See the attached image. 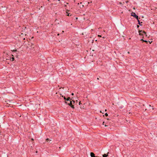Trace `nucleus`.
Segmentation results:
<instances>
[{
  "label": "nucleus",
  "instance_id": "dca6fc26",
  "mask_svg": "<svg viewBox=\"0 0 157 157\" xmlns=\"http://www.w3.org/2000/svg\"><path fill=\"white\" fill-rule=\"evenodd\" d=\"M66 99H67V98H66L65 97H64V100L66 101Z\"/></svg>",
  "mask_w": 157,
  "mask_h": 157
},
{
  "label": "nucleus",
  "instance_id": "a878e982",
  "mask_svg": "<svg viewBox=\"0 0 157 157\" xmlns=\"http://www.w3.org/2000/svg\"><path fill=\"white\" fill-rule=\"evenodd\" d=\"M64 96H62V97H63V98H64Z\"/></svg>",
  "mask_w": 157,
  "mask_h": 157
},
{
  "label": "nucleus",
  "instance_id": "cd10ccee",
  "mask_svg": "<svg viewBox=\"0 0 157 157\" xmlns=\"http://www.w3.org/2000/svg\"><path fill=\"white\" fill-rule=\"evenodd\" d=\"M80 103H80H80H79V105H80Z\"/></svg>",
  "mask_w": 157,
  "mask_h": 157
},
{
  "label": "nucleus",
  "instance_id": "1a4fd4ad",
  "mask_svg": "<svg viewBox=\"0 0 157 157\" xmlns=\"http://www.w3.org/2000/svg\"><path fill=\"white\" fill-rule=\"evenodd\" d=\"M140 41H142L143 42H146L147 43V42H148L146 40H144L143 39H141V40H140Z\"/></svg>",
  "mask_w": 157,
  "mask_h": 157
},
{
  "label": "nucleus",
  "instance_id": "20e7f679",
  "mask_svg": "<svg viewBox=\"0 0 157 157\" xmlns=\"http://www.w3.org/2000/svg\"><path fill=\"white\" fill-rule=\"evenodd\" d=\"M65 103L68 104L70 106L72 105V101H69V103H67V101H65Z\"/></svg>",
  "mask_w": 157,
  "mask_h": 157
},
{
  "label": "nucleus",
  "instance_id": "2eb2a0df",
  "mask_svg": "<svg viewBox=\"0 0 157 157\" xmlns=\"http://www.w3.org/2000/svg\"><path fill=\"white\" fill-rule=\"evenodd\" d=\"M10 57H8V58H7L6 59V60H9V59H10Z\"/></svg>",
  "mask_w": 157,
  "mask_h": 157
},
{
  "label": "nucleus",
  "instance_id": "6e6552de",
  "mask_svg": "<svg viewBox=\"0 0 157 157\" xmlns=\"http://www.w3.org/2000/svg\"><path fill=\"white\" fill-rule=\"evenodd\" d=\"M71 99L70 98V97H68L67 98L66 101H71Z\"/></svg>",
  "mask_w": 157,
  "mask_h": 157
},
{
  "label": "nucleus",
  "instance_id": "f03ea898",
  "mask_svg": "<svg viewBox=\"0 0 157 157\" xmlns=\"http://www.w3.org/2000/svg\"><path fill=\"white\" fill-rule=\"evenodd\" d=\"M144 31L142 30H139V34L140 36H142V38H144V36L143 34L142 33H143Z\"/></svg>",
  "mask_w": 157,
  "mask_h": 157
},
{
  "label": "nucleus",
  "instance_id": "c756f323",
  "mask_svg": "<svg viewBox=\"0 0 157 157\" xmlns=\"http://www.w3.org/2000/svg\"><path fill=\"white\" fill-rule=\"evenodd\" d=\"M78 19V18L76 17V19Z\"/></svg>",
  "mask_w": 157,
  "mask_h": 157
},
{
  "label": "nucleus",
  "instance_id": "f257e3e1",
  "mask_svg": "<svg viewBox=\"0 0 157 157\" xmlns=\"http://www.w3.org/2000/svg\"><path fill=\"white\" fill-rule=\"evenodd\" d=\"M131 16H132L134 17L135 18H136V19H138L139 18L138 17V16L134 12H132L131 13Z\"/></svg>",
  "mask_w": 157,
  "mask_h": 157
},
{
  "label": "nucleus",
  "instance_id": "aec40b11",
  "mask_svg": "<svg viewBox=\"0 0 157 157\" xmlns=\"http://www.w3.org/2000/svg\"><path fill=\"white\" fill-rule=\"evenodd\" d=\"M74 93H72V94H71V95H74Z\"/></svg>",
  "mask_w": 157,
  "mask_h": 157
},
{
  "label": "nucleus",
  "instance_id": "39448f33",
  "mask_svg": "<svg viewBox=\"0 0 157 157\" xmlns=\"http://www.w3.org/2000/svg\"><path fill=\"white\" fill-rule=\"evenodd\" d=\"M140 18H138V19H137V20L138 22V24H139L140 25V26H142V25L141 24V23H142V22H140V21L139 20V19H140Z\"/></svg>",
  "mask_w": 157,
  "mask_h": 157
},
{
  "label": "nucleus",
  "instance_id": "c85d7f7f",
  "mask_svg": "<svg viewBox=\"0 0 157 157\" xmlns=\"http://www.w3.org/2000/svg\"><path fill=\"white\" fill-rule=\"evenodd\" d=\"M133 9H135V8L134 7V8H133Z\"/></svg>",
  "mask_w": 157,
  "mask_h": 157
},
{
  "label": "nucleus",
  "instance_id": "393cba45",
  "mask_svg": "<svg viewBox=\"0 0 157 157\" xmlns=\"http://www.w3.org/2000/svg\"><path fill=\"white\" fill-rule=\"evenodd\" d=\"M64 96H62V97H63V98H64Z\"/></svg>",
  "mask_w": 157,
  "mask_h": 157
},
{
  "label": "nucleus",
  "instance_id": "f8f14e48",
  "mask_svg": "<svg viewBox=\"0 0 157 157\" xmlns=\"http://www.w3.org/2000/svg\"><path fill=\"white\" fill-rule=\"evenodd\" d=\"M70 106L73 109H74V105H73L72 104V105H71V106Z\"/></svg>",
  "mask_w": 157,
  "mask_h": 157
},
{
  "label": "nucleus",
  "instance_id": "bb28decb",
  "mask_svg": "<svg viewBox=\"0 0 157 157\" xmlns=\"http://www.w3.org/2000/svg\"><path fill=\"white\" fill-rule=\"evenodd\" d=\"M66 4H69V3H66Z\"/></svg>",
  "mask_w": 157,
  "mask_h": 157
},
{
  "label": "nucleus",
  "instance_id": "7ed1b4c3",
  "mask_svg": "<svg viewBox=\"0 0 157 157\" xmlns=\"http://www.w3.org/2000/svg\"><path fill=\"white\" fill-rule=\"evenodd\" d=\"M70 12L69 10H67L66 11V15L68 16H71V14L69 12Z\"/></svg>",
  "mask_w": 157,
  "mask_h": 157
},
{
  "label": "nucleus",
  "instance_id": "9b49d317",
  "mask_svg": "<svg viewBox=\"0 0 157 157\" xmlns=\"http://www.w3.org/2000/svg\"><path fill=\"white\" fill-rule=\"evenodd\" d=\"M143 33H144V34L145 35V36H147V34H146V32H145V31H143Z\"/></svg>",
  "mask_w": 157,
  "mask_h": 157
},
{
  "label": "nucleus",
  "instance_id": "9d476101",
  "mask_svg": "<svg viewBox=\"0 0 157 157\" xmlns=\"http://www.w3.org/2000/svg\"><path fill=\"white\" fill-rule=\"evenodd\" d=\"M10 59L11 61H13L14 60V58L13 57H12L11 58H10Z\"/></svg>",
  "mask_w": 157,
  "mask_h": 157
},
{
  "label": "nucleus",
  "instance_id": "4be33fe9",
  "mask_svg": "<svg viewBox=\"0 0 157 157\" xmlns=\"http://www.w3.org/2000/svg\"><path fill=\"white\" fill-rule=\"evenodd\" d=\"M104 123H105L104 122H103L102 124H103V125H104Z\"/></svg>",
  "mask_w": 157,
  "mask_h": 157
},
{
  "label": "nucleus",
  "instance_id": "a211bd4d",
  "mask_svg": "<svg viewBox=\"0 0 157 157\" xmlns=\"http://www.w3.org/2000/svg\"><path fill=\"white\" fill-rule=\"evenodd\" d=\"M64 6H65V7H67V5H64Z\"/></svg>",
  "mask_w": 157,
  "mask_h": 157
},
{
  "label": "nucleus",
  "instance_id": "7c9ffc66",
  "mask_svg": "<svg viewBox=\"0 0 157 157\" xmlns=\"http://www.w3.org/2000/svg\"><path fill=\"white\" fill-rule=\"evenodd\" d=\"M58 1H60V0H58Z\"/></svg>",
  "mask_w": 157,
  "mask_h": 157
},
{
  "label": "nucleus",
  "instance_id": "b1692460",
  "mask_svg": "<svg viewBox=\"0 0 157 157\" xmlns=\"http://www.w3.org/2000/svg\"><path fill=\"white\" fill-rule=\"evenodd\" d=\"M64 33V31H62V33Z\"/></svg>",
  "mask_w": 157,
  "mask_h": 157
},
{
  "label": "nucleus",
  "instance_id": "f3484780",
  "mask_svg": "<svg viewBox=\"0 0 157 157\" xmlns=\"http://www.w3.org/2000/svg\"><path fill=\"white\" fill-rule=\"evenodd\" d=\"M139 27H140V26H139V25H137V28H139Z\"/></svg>",
  "mask_w": 157,
  "mask_h": 157
},
{
  "label": "nucleus",
  "instance_id": "4468645a",
  "mask_svg": "<svg viewBox=\"0 0 157 157\" xmlns=\"http://www.w3.org/2000/svg\"><path fill=\"white\" fill-rule=\"evenodd\" d=\"M46 141H48L49 140L48 138H47L46 139Z\"/></svg>",
  "mask_w": 157,
  "mask_h": 157
},
{
  "label": "nucleus",
  "instance_id": "ddd939ff",
  "mask_svg": "<svg viewBox=\"0 0 157 157\" xmlns=\"http://www.w3.org/2000/svg\"><path fill=\"white\" fill-rule=\"evenodd\" d=\"M105 115L106 116H108V114L107 113H105Z\"/></svg>",
  "mask_w": 157,
  "mask_h": 157
},
{
  "label": "nucleus",
  "instance_id": "0eeeda50",
  "mask_svg": "<svg viewBox=\"0 0 157 157\" xmlns=\"http://www.w3.org/2000/svg\"><path fill=\"white\" fill-rule=\"evenodd\" d=\"M109 153V152L107 154H104L102 155L103 157H107L108 156V154Z\"/></svg>",
  "mask_w": 157,
  "mask_h": 157
},
{
  "label": "nucleus",
  "instance_id": "412c9836",
  "mask_svg": "<svg viewBox=\"0 0 157 157\" xmlns=\"http://www.w3.org/2000/svg\"><path fill=\"white\" fill-rule=\"evenodd\" d=\"M72 101H73V103H74L75 102V101H74V100H73Z\"/></svg>",
  "mask_w": 157,
  "mask_h": 157
},
{
  "label": "nucleus",
  "instance_id": "5701e85b",
  "mask_svg": "<svg viewBox=\"0 0 157 157\" xmlns=\"http://www.w3.org/2000/svg\"><path fill=\"white\" fill-rule=\"evenodd\" d=\"M59 33H58L57 34V36H59Z\"/></svg>",
  "mask_w": 157,
  "mask_h": 157
},
{
  "label": "nucleus",
  "instance_id": "423d86ee",
  "mask_svg": "<svg viewBox=\"0 0 157 157\" xmlns=\"http://www.w3.org/2000/svg\"><path fill=\"white\" fill-rule=\"evenodd\" d=\"M90 155L91 157H96L95 155L94 154L93 152H91L90 154Z\"/></svg>",
  "mask_w": 157,
  "mask_h": 157
},
{
  "label": "nucleus",
  "instance_id": "6ab92c4d",
  "mask_svg": "<svg viewBox=\"0 0 157 157\" xmlns=\"http://www.w3.org/2000/svg\"><path fill=\"white\" fill-rule=\"evenodd\" d=\"M98 36H99V37H101V35H98Z\"/></svg>",
  "mask_w": 157,
  "mask_h": 157
}]
</instances>
